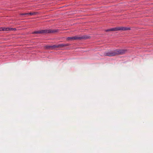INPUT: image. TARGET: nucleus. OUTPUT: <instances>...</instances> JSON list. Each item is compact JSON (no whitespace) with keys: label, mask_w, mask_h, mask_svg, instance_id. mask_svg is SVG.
I'll return each mask as SVG.
<instances>
[{"label":"nucleus","mask_w":153,"mask_h":153,"mask_svg":"<svg viewBox=\"0 0 153 153\" xmlns=\"http://www.w3.org/2000/svg\"><path fill=\"white\" fill-rule=\"evenodd\" d=\"M126 51V50L117 49L105 52L104 53V55L108 56H114L118 55L124 54Z\"/></svg>","instance_id":"obj_1"},{"label":"nucleus","mask_w":153,"mask_h":153,"mask_svg":"<svg viewBox=\"0 0 153 153\" xmlns=\"http://www.w3.org/2000/svg\"><path fill=\"white\" fill-rule=\"evenodd\" d=\"M59 30L57 29H45L35 31L32 32V34H42V33H54L58 32Z\"/></svg>","instance_id":"obj_2"},{"label":"nucleus","mask_w":153,"mask_h":153,"mask_svg":"<svg viewBox=\"0 0 153 153\" xmlns=\"http://www.w3.org/2000/svg\"><path fill=\"white\" fill-rule=\"evenodd\" d=\"M130 29L129 27H116L114 28H112L110 29H108L107 30H105V31L108 32V31H119V30H123V31H125L128 30H130Z\"/></svg>","instance_id":"obj_3"},{"label":"nucleus","mask_w":153,"mask_h":153,"mask_svg":"<svg viewBox=\"0 0 153 153\" xmlns=\"http://www.w3.org/2000/svg\"><path fill=\"white\" fill-rule=\"evenodd\" d=\"M89 38V37L88 36H82L81 37H79L77 36H74L69 37L67 38V40H76L78 39H87Z\"/></svg>","instance_id":"obj_4"},{"label":"nucleus","mask_w":153,"mask_h":153,"mask_svg":"<svg viewBox=\"0 0 153 153\" xmlns=\"http://www.w3.org/2000/svg\"><path fill=\"white\" fill-rule=\"evenodd\" d=\"M70 45L69 43L61 44L57 45L58 48H63L65 46H68Z\"/></svg>","instance_id":"obj_5"},{"label":"nucleus","mask_w":153,"mask_h":153,"mask_svg":"<svg viewBox=\"0 0 153 153\" xmlns=\"http://www.w3.org/2000/svg\"><path fill=\"white\" fill-rule=\"evenodd\" d=\"M16 30V28H10V27H4L2 29V31H8V30Z\"/></svg>","instance_id":"obj_6"},{"label":"nucleus","mask_w":153,"mask_h":153,"mask_svg":"<svg viewBox=\"0 0 153 153\" xmlns=\"http://www.w3.org/2000/svg\"><path fill=\"white\" fill-rule=\"evenodd\" d=\"M45 48L48 50H52V45H46L45 46Z\"/></svg>","instance_id":"obj_7"},{"label":"nucleus","mask_w":153,"mask_h":153,"mask_svg":"<svg viewBox=\"0 0 153 153\" xmlns=\"http://www.w3.org/2000/svg\"><path fill=\"white\" fill-rule=\"evenodd\" d=\"M38 14L37 12H30L29 13H28V15H30L31 16H34Z\"/></svg>","instance_id":"obj_8"},{"label":"nucleus","mask_w":153,"mask_h":153,"mask_svg":"<svg viewBox=\"0 0 153 153\" xmlns=\"http://www.w3.org/2000/svg\"><path fill=\"white\" fill-rule=\"evenodd\" d=\"M58 48L57 45H52L51 50H55L56 48Z\"/></svg>","instance_id":"obj_9"},{"label":"nucleus","mask_w":153,"mask_h":153,"mask_svg":"<svg viewBox=\"0 0 153 153\" xmlns=\"http://www.w3.org/2000/svg\"><path fill=\"white\" fill-rule=\"evenodd\" d=\"M28 15V13H21L20 14V15Z\"/></svg>","instance_id":"obj_10"},{"label":"nucleus","mask_w":153,"mask_h":153,"mask_svg":"<svg viewBox=\"0 0 153 153\" xmlns=\"http://www.w3.org/2000/svg\"><path fill=\"white\" fill-rule=\"evenodd\" d=\"M3 28H0V31H2V29Z\"/></svg>","instance_id":"obj_11"}]
</instances>
